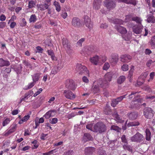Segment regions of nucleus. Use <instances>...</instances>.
Wrapping results in <instances>:
<instances>
[{
    "mask_svg": "<svg viewBox=\"0 0 155 155\" xmlns=\"http://www.w3.org/2000/svg\"><path fill=\"white\" fill-rule=\"evenodd\" d=\"M113 74L112 72L107 73L105 75L104 79H100L98 80V84L104 88L107 87L111 81Z\"/></svg>",
    "mask_w": 155,
    "mask_h": 155,
    "instance_id": "f257e3e1",
    "label": "nucleus"
},
{
    "mask_svg": "<svg viewBox=\"0 0 155 155\" xmlns=\"http://www.w3.org/2000/svg\"><path fill=\"white\" fill-rule=\"evenodd\" d=\"M106 130L107 127L105 124L101 122H100L94 125L93 131L102 133L105 132Z\"/></svg>",
    "mask_w": 155,
    "mask_h": 155,
    "instance_id": "f03ea898",
    "label": "nucleus"
},
{
    "mask_svg": "<svg viewBox=\"0 0 155 155\" xmlns=\"http://www.w3.org/2000/svg\"><path fill=\"white\" fill-rule=\"evenodd\" d=\"M76 70L79 74H84L86 75L89 74V71L87 70L86 67L81 64H77Z\"/></svg>",
    "mask_w": 155,
    "mask_h": 155,
    "instance_id": "7ed1b4c3",
    "label": "nucleus"
},
{
    "mask_svg": "<svg viewBox=\"0 0 155 155\" xmlns=\"http://www.w3.org/2000/svg\"><path fill=\"white\" fill-rule=\"evenodd\" d=\"M144 137L143 135L139 132H137L136 134L130 138L131 141L132 142L140 143L144 140Z\"/></svg>",
    "mask_w": 155,
    "mask_h": 155,
    "instance_id": "20e7f679",
    "label": "nucleus"
},
{
    "mask_svg": "<svg viewBox=\"0 0 155 155\" xmlns=\"http://www.w3.org/2000/svg\"><path fill=\"white\" fill-rule=\"evenodd\" d=\"M154 113V111L150 107H146L144 109V115L147 118H151L153 116Z\"/></svg>",
    "mask_w": 155,
    "mask_h": 155,
    "instance_id": "39448f33",
    "label": "nucleus"
},
{
    "mask_svg": "<svg viewBox=\"0 0 155 155\" xmlns=\"http://www.w3.org/2000/svg\"><path fill=\"white\" fill-rule=\"evenodd\" d=\"M104 4L105 7L109 10L113 9L116 6V3L113 0H105Z\"/></svg>",
    "mask_w": 155,
    "mask_h": 155,
    "instance_id": "423d86ee",
    "label": "nucleus"
},
{
    "mask_svg": "<svg viewBox=\"0 0 155 155\" xmlns=\"http://www.w3.org/2000/svg\"><path fill=\"white\" fill-rule=\"evenodd\" d=\"M65 84L66 87L70 90H73L76 88L74 82L72 79L67 80L65 82Z\"/></svg>",
    "mask_w": 155,
    "mask_h": 155,
    "instance_id": "0eeeda50",
    "label": "nucleus"
},
{
    "mask_svg": "<svg viewBox=\"0 0 155 155\" xmlns=\"http://www.w3.org/2000/svg\"><path fill=\"white\" fill-rule=\"evenodd\" d=\"M63 94L65 97L68 99L73 100L75 98V95L71 91L69 90H64Z\"/></svg>",
    "mask_w": 155,
    "mask_h": 155,
    "instance_id": "6e6552de",
    "label": "nucleus"
},
{
    "mask_svg": "<svg viewBox=\"0 0 155 155\" xmlns=\"http://www.w3.org/2000/svg\"><path fill=\"white\" fill-rule=\"evenodd\" d=\"M71 24L74 27H79L82 25L81 21L78 18L75 17L72 19Z\"/></svg>",
    "mask_w": 155,
    "mask_h": 155,
    "instance_id": "1a4fd4ad",
    "label": "nucleus"
},
{
    "mask_svg": "<svg viewBox=\"0 0 155 155\" xmlns=\"http://www.w3.org/2000/svg\"><path fill=\"white\" fill-rule=\"evenodd\" d=\"M84 23L86 27L91 29L93 27V23L91 21V19L87 16H85L84 17Z\"/></svg>",
    "mask_w": 155,
    "mask_h": 155,
    "instance_id": "9d476101",
    "label": "nucleus"
},
{
    "mask_svg": "<svg viewBox=\"0 0 155 155\" xmlns=\"http://www.w3.org/2000/svg\"><path fill=\"white\" fill-rule=\"evenodd\" d=\"M127 95V94H126L118 97L116 99H114L112 101L111 104V106L113 107H115L119 102L122 100L124 98H126Z\"/></svg>",
    "mask_w": 155,
    "mask_h": 155,
    "instance_id": "9b49d317",
    "label": "nucleus"
},
{
    "mask_svg": "<svg viewBox=\"0 0 155 155\" xmlns=\"http://www.w3.org/2000/svg\"><path fill=\"white\" fill-rule=\"evenodd\" d=\"M95 47L93 45L88 46L85 47L83 50L84 53L90 54L94 52L95 51Z\"/></svg>",
    "mask_w": 155,
    "mask_h": 155,
    "instance_id": "f8f14e48",
    "label": "nucleus"
},
{
    "mask_svg": "<svg viewBox=\"0 0 155 155\" xmlns=\"http://www.w3.org/2000/svg\"><path fill=\"white\" fill-rule=\"evenodd\" d=\"M132 57L128 54L123 55L120 57V61L123 62H128L130 61Z\"/></svg>",
    "mask_w": 155,
    "mask_h": 155,
    "instance_id": "ddd939ff",
    "label": "nucleus"
},
{
    "mask_svg": "<svg viewBox=\"0 0 155 155\" xmlns=\"http://www.w3.org/2000/svg\"><path fill=\"white\" fill-rule=\"evenodd\" d=\"M62 44L64 48L68 50H71V47L68 41L66 38H64L62 39Z\"/></svg>",
    "mask_w": 155,
    "mask_h": 155,
    "instance_id": "4468645a",
    "label": "nucleus"
},
{
    "mask_svg": "<svg viewBox=\"0 0 155 155\" xmlns=\"http://www.w3.org/2000/svg\"><path fill=\"white\" fill-rule=\"evenodd\" d=\"M150 14H148L147 15V21L148 23H155V17L153 15V13L151 11L150 12Z\"/></svg>",
    "mask_w": 155,
    "mask_h": 155,
    "instance_id": "2eb2a0df",
    "label": "nucleus"
},
{
    "mask_svg": "<svg viewBox=\"0 0 155 155\" xmlns=\"http://www.w3.org/2000/svg\"><path fill=\"white\" fill-rule=\"evenodd\" d=\"M56 113L55 110H50L47 112L44 116L46 119H48L51 117L54 116Z\"/></svg>",
    "mask_w": 155,
    "mask_h": 155,
    "instance_id": "dca6fc26",
    "label": "nucleus"
},
{
    "mask_svg": "<svg viewBox=\"0 0 155 155\" xmlns=\"http://www.w3.org/2000/svg\"><path fill=\"white\" fill-rule=\"evenodd\" d=\"M115 28L117 31L121 34H126L127 31L125 28L119 25H115Z\"/></svg>",
    "mask_w": 155,
    "mask_h": 155,
    "instance_id": "f3484780",
    "label": "nucleus"
},
{
    "mask_svg": "<svg viewBox=\"0 0 155 155\" xmlns=\"http://www.w3.org/2000/svg\"><path fill=\"white\" fill-rule=\"evenodd\" d=\"M95 149L93 147H87L85 148L84 152L87 155H90L92 154L95 151Z\"/></svg>",
    "mask_w": 155,
    "mask_h": 155,
    "instance_id": "a211bd4d",
    "label": "nucleus"
},
{
    "mask_svg": "<svg viewBox=\"0 0 155 155\" xmlns=\"http://www.w3.org/2000/svg\"><path fill=\"white\" fill-rule=\"evenodd\" d=\"M101 0H94L93 2V8L96 10L99 9L100 7Z\"/></svg>",
    "mask_w": 155,
    "mask_h": 155,
    "instance_id": "6ab92c4d",
    "label": "nucleus"
},
{
    "mask_svg": "<svg viewBox=\"0 0 155 155\" xmlns=\"http://www.w3.org/2000/svg\"><path fill=\"white\" fill-rule=\"evenodd\" d=\"M37 6L38 10L42 11L48 9L49 6L46 3H42L39 5L38 4Z\"/></svg>",
    "mask_w": 155,
    "mask_h": 155,
    "instance_id": "aec40b11",
    "label": "nucleus"
},
{
    "mask_svg": "<svg viewBox=\"0 0 155 155\" xmlns=\"http://www.w3.org/2000/svg\"><path fill=\"white\" fill-rule=\"evenodd\" d=\"M98 80L97 81V84L94 85L92 86L91 88V91H92L94 94L97 93H98L100 91V87L102 88L100 85L98 84Z\"/></svg>",
    "mask_w": 155,
    "mask_h": 155,
    "instance_id": "412c9836",
    "label": "nucleus"
},
{
    "mask_svg": "<svg viewBox=\"0 0 155 155\" xmlns=\"http://www.w3.org/2000/svg\"><path fill=\"white\" fill-rule=\"evenodd\" d=\"M118 55L117 54H114L112 55L111 58L110 59L109 61L110 63L115 64L118 62Z\"/></svg>",
    "mask_w": 155,
    "mask_h": 155,
    "instance_id": "4be33fe9",
    "label": "nucleus"
},
{
    "mask_svg": "<svg viewBox=\"0 0 155 155\" xmlns=\"http://www.w3.org/2000/svg\"><path fill=\"white\" fill-rule=\"evenodd\" d=\"M130 120H134L136 119L138 117V114L136 112H132L127 114Z\"/></svg>",
    "mask_w": 155,
    "mask_h": 155,
    "instance_id": "5701e85b",
    "label": "nucleus"
},
{
    "mask_svg": "<svg viewBox=\"0 0 155 155\" xmlns=\"http://www.w3.org/2000/svg\"><path fill=\"white\" fill-rule=\"evenodd\" d=\"M93 140V137L91 134L88 133H86L84 134L83 137V140L84 142H86Z\"/></svg>",
    "mask_w": 155,
    "mask_h": 155,
    "instance_id": "b1692460",
    "label": "nucleus"
},
{
    "mask_svg": "<svg viewBox=\"0 0 155 155\" xmlns=\"http://www.w3.org/2000/svg\"><path fill=\"white\" fill-rule=\"evenodd\" d=\"M110 106L107 104H106V106L104 108V112L107 115L110 114L111 113V110L110 108Z\"/></svg>",
    "mask_w": 155,
    "mask_h": 155,
    "instance_id": "393cba45",
    "label": "nucleus"
},
{
    "mask_svg": "<svg viewBox=\"0 0 155 155\" xmlns=\"http://www.w3.org/2000/svg\"><path fill=\"white\" fill-rule=\"evenodd\" d=\"M40 74L36 73L31 75L33 81L35 83L38 81L40 77Z\"/></svg>",
    "mask_w": 155,
    "mask_h": 155,
    "instance_id": "a878e982",
    "label": "nucleus"
},
{
    "mask_svg": "<svg viewBox=\"0 0 155 155\" xmlns=\"http://www.w3.org/2000/svg\"><path fill=\"white\" fill-rule=\"evenodd\" d=\"M42 44L43 45L45 46L46 48L48 47H51L53 46V44L50 40L49 39L45 40L43 43Z\"/></svg>",
    "mask_w": 155,
    "mask_h": 155,
    "instance_id": "bb28decb",
    "label": "nucleus"
},
{
    "mask_svg": "<svg viewBox=\"0 0 155 155\" xmlns=\"http://www.w3.org/2000/svg\"><path fill=\"white\" fill-rule=\"evenodd\" d=\"M146 139L147 140L150 141L151 140V132L150 130L147 128L146 130Z\"/></svg>",
    "mask_w": 155,
    "mask_h": 155,
    "instance_id": "cd10ccee",
    "label": "nucleus"
},
{
    "mask_svg": "<svg viewBox=\"0 0 155 155\" xmlns=\"http://www.w3.org/2000/svg\"><path fill=\"white\" fill-rule=\"evenodd\" d=\"M149 45L152 49L155 48V35L153 36L149 42Z\"/></svg>",
    "mask_w": 155,
    "mask_h": 155,
    "instance_id": "c85d7f7f",
    "label": "nucleus"
},
{
    "mask_svg": "<svg viewBox=\"0 0 155 155\" xmlns=\"http://www.w3.org/2000/svg\"><path fill=\"white\" fill-rule=\"evenodd\" d=\"M61 68V67L59 66L54 67L51 70V74L54 75L56 74L57 73L58 71H59Z\"/></svg>",
    "mask_w": 155,
    "mask_h": 155,
    "instance_id": "c756f323",
    "label": "nucleus"
},
{
    "mask_svg": "<svg viewBox=\"0 0 155 155\" xmlns=\"http://www.w3.org/2000/svg\"><path fill=\"white\" fill-rule=\"evenodd\" d=\"M134 66H131L129 71L128 77L130 81L133 75V73L134 70Z\"/></svg>",
    "mask_w": 155,
    "mask_h": 155,
    "instance_id": "7c9ffc66",
    "label": "nucleus"
},
{
    "mask_svg": "<svg viewBox=\"0 0 155 155\" xmlns=\"http://www.w3.org/2000/svg\"><path fill=\"white\" fill-rule=\"evenodd\" d=\"M33 94V91H31L27 93H26L25 95V97H23L21 98L19 103H21L22 101L25 100H27L28 98L30 97V96H29V95L30 94Z\"/></svg>",
    "mask_w": 155,
    "mask_h": 155,
    "instance_id": "2f4dec72",
    "label": "nucleus"
},
{
    "mask_svg": "<svg viewBox=\"0 0 155 155\" xmlns=\"http://www.w3.org/2000/svg\"><path fill=\"white\" fill-rule=\"evenodd\" d=\"M91 62L95 65H97L99 61V57L97 56H95L90 58Z\"/></svg>",
    "mask_w": 155,
    "mask_h": 155,
    "instance_id": "473e14b6",
    "label": "nucleus"
},
{
    "mask_svg": "<svg viewBox=\"0 0 155 155\" xmlns=\"http://www.w3.org/2000/svg\"><path fill=\"white\" fill-rule=\"evenodd\" d=\"M47 52L48 54L51 56V58L52 60H56V58L54 55L53 51L51 50H48Z\"/></svg>",
    "mask_w": 155,
    "mask_h": 155,
    "instance_id": "72a5a7b5",
    "label": "nucleus"
},
{
    "mask_svg": "<svg viewBox=\"0 0 155 155\" xmlns=\"http://www.w3.org/2000/svg\"><path fill=\"white\" fill-rule=\"evenodd\" d=\"M9 65V61H5L2 58L0 59V67H3L4 66H7Z\"/></svg>",
    "mask_w": 155,
    "mask_h": 155,
    "instance_id": "f704fd0d",
    "label": "nucleus"
},
{
    "mask_svg": "<svg viewBox=\"0 0 155 155\" xmlns=\"http://www.w3.org/2000/svg\"><path fill=\"white\" fill-rule=\"evenodd\" d=\"M123 147L124 150H127L130 152H132V148L130 145L128 144V143L124 144L123 145Z\"/></svg>",
    "mask_w": 155,
    "mask_h": 155,
    "instance_id": "c9c22d12",
    "label": "nucleus"
},
{
    "mask_svg": "<svg viewBox=\"0 0 155 155\" xmlns=\"http://www.w3.org/2000/svg\"><path fill=\"white\" fill-rule=\"evenodd\" d=\"M132 21H135L137 23L140 24H141V23L142 21L140 18L137 16L132 17Z\"/></svg>",
    "mask_w": 155,
    "mask_h": 155,
    "instance_id": "e433bc0d",
    "label": "nucleus"
},
{
    "mask_svg": "<svg viewBox=\"0 0 155 155\" xmlns=\"http://www.w3.org/2000/svg\"><path fill=\"white\" fill-rule=\"evenodd\" d=\"M15 6H12L11 7H10V11H14V9H15V12L17 13H18L22 9L21 7H17L16 8Z\"/></svg>",
    "mask_w": 155,
    "mask_h": 155,
    "instance_id": "4c0bfd02",
    "label": "nucleus"
},
{
    "mask_svg": "<svg viewBox=\"0 0 155 155\" xmlns=\"http://www.w3.org/2000/svg\"><path fill=\"white\" fill-rule=\"evenodd\" d=\"M126 78L124 76H121L119 77L117 79V82L118 84H121L125 80Z\"/></svg>",
    "mask_w": 155,
    "mask_h": 155,
    "instance_id": "58836bf2",
    "label": "nucleus"
},
{
    "mask_svg": "<svg viewBox=\"0 0 155 155\" xmlns=\"http://www.w3.org/2000/svg\"><path fill=\"white\" fill-rule=\"evenodd\" d=\"M123 2L127 4H131L134 5H135L137 4L135 0H124Z\"/></svg>",
    "mask_w": 155,
    "mask_h": 155,
    "instance_id": "ea45409f",
    "label": "nucleus"
},
{
    "mask_svg": "<svg viewBox=\"0 0 155 155\" xmlns=\"http://www.w3.org/2000/svg\"><path fill=\"white\" fill-rule=\"evenodd\" d=\"M111 22L114 24L119 25H122L123 23V21L122 20L118 19L113 20Z\"/></svg>",
    "mask_w": 155,
    "mask_h": 155,
    "instance_id": "a19ab883",
    "label": "nucleus"
},
{
    "mask_svg": "<svg viewBox=\"0 0 155 155\" xmlns=\"http://www.w3.org/2000/svg\"><path fill=\"white\" fill-rule=\"evenodd\" d=\"M54 4L56 10L58 12H59L61 10V7L59 3L55 1L54 2Z\"/></svg>",
    "mask_w": 155,
    "mask_h": 155,
    "instance_id": "79ce46f5",
    "label": "nucleus"
},
{
    "mask_svg": "<svg viewBox=\"0 0 155 155\" xmlns=\"http://www.w3.org/2000/svg\"><path fill=\"white\" fill-rule=\"evenodd\" d=\"M137 92L134 91L132 92L131 93V94H129L128 96V98L129 99H131L133 97H139V95L138 94H137Z\"/></svg>",
    "mask_w": 155,
    "mask_h": 155,
    "instance_id": "37998d69",
    "label": "nucleus"
},
{
    "mask_svg": "<svg viewBox=\"0 0 155 155\" xmlns=\"http://www.w3.org/2000/svg\"><path fill=\"white\" fill-rule=\"evenodd\" d=\"M97 155H107L106 151L102 148H100L97 151Z\"/></svg>",
    "mask_w": 155,
    "mask_h": 155,
    "instance_id": "c03bdc74",
    "label": "nucleus"
},
{
    "mask_svg": "<svg viewBox=\"0 0 155 155\" xmlns=\"http://www.w3.org/2000/svg\"><path fill=\"white\" fill-rule=\"evenodd\" d=\"M123 38L126 41H129L131 38V34L128 33L126 35L123 36Z\"/></svg>",
    "mask_w": 155,
    "mask_h": 155,
    "instance_id": "a18cd8bd",
    "label": "nucleus"
},
{
    "mask_svg": "<svg viewBox=\"0 0 155 155\" xmlns=\"http://www.w3.org/2000/svg\"><path fill=\"white\" fill-rule=\"evenodd\" d=\"M36 5V2L33 0H31L29 2L28 4V8H30L34 7Z\"/></svg>",
    "mask_w": 155,
    "mask_h": 155,
    "instance_id": "49530a36",
    "label": "nucleus"
},
{
    "mask_svg": "<svg viewBox=\"0 0 155 155\" xmlns=\"http://www.w3.org/2000/svg\"><path fill=\"white\" fill-rule=\"evenodd\" d=\"M37 20V18L36 15L34 14L31 15L29 19L30 22H35Z\"/></svg>",
    "mask_w": 155,
    "mask_h": 155,
    "instance_id": "de8ad7c7",
    "label": "nucleus"
},
{
    "mask_svg": "<svg viewBox=\"0 0 155 155\" xmlns=\"http://www.w3.org/2000/svg\"><path fill=\"white\" fill-rule=\"evenodd\" d=\"M141 28L138 27H137L136 28H133V32L136 34H140L141 32Z\"/></svg>",
    "mask_w": 155,
    "mask_h": 155,
    "instance_id": "09e8293b",
    "label": "nucleus"
},
{
    "mask_svg": "<svg viewBox=\"0 0 155 155\" xmlns=\"http://www.w3.org/2000/svg\"><path fill=\"white\" fill-rule=\"evenodd\" d=\"M85 40L84 38H82L79 40L77 43V46H82V43Z\"/></svg>",
    "mask_w": 155,
    "mask_h": 155,
    "instance_id": "8fccbe9b",
    "label": "nucleus"
},
{
    "mask_svg": "<svg viewBox=\"0 0 155 155\" xmlns=\"http://www.w3.org/2000/svg\"><path fill=\"white\" fill-rule=\"evenodd\" d=\"M121 141L123 143H124V144L128 143L127 139L126 138V136L125 135H122L121 137Z\"/></svg>",
    "mask_w": 155,
    "mask_h": 155,
    "instance_id": "3c124183",
    "label": "nucleus"
},
{
    "mask_svg": "<svg viewBox=\"0 0 155 155\" xmlns=\"http://www.w3.org/2000/svg\"><path fill=\"white\" fill-rule=\"evenodd\" d=\"M140 123L138 121H134L130 122L128 123V125L130 126H136L139 125Z\"/></svg>",
    "mask_w": 155,
    "mask_h": 155,
    "instance_id": "603ef678",
    "label": "nucleus"
},
{
    "mask_svg": "<svg viewBox=\"0 0 155 155\" xmlns=\"http://www.w3.org/2000/svg\"><path fill=\"white\" fill-rule=\"evenodd\" d=\"M22 68V67L21 66V65H20L19 66L15 68V70L18 74H19L21 73V71Z\"/></svg>",
    "mask_w": 155,
    "mask_h": 155,
    "instance_id": "864d4df0",
    "label": "nucleus"
},
{
    "mask_svg": "<svg viewBox=\"0 0 155 155\" xmlns=\"http://www.w3.org/2000/svg\"><path fill=\"white\" fill-rule=\"evenodd\" d=\"M10 133L15 131L16 129V124H12L11 126Z\"/></svg>",
    "mask_w": 155,
    "mask_h": 155,
    "instance_id": "5fc2aeb1",
    "label": "nucleus"
},
{
    "mask_svg": "<svg viewBox=\"0 0 155 155\" xmlns=\"http://www.w3.org/2000/svg\"><path fill=\"white\" fill-rule=\"evenodd\" d=\"M23 63L25 66L29 67L31 69L32 68V66L28 61L24 60Z\"/></svg>",
    "mask_w": 155,
    "mask_h": 155,
    "instance_id": "6e6d98bb",
    "label": "nucleus"
},
{
    "mask_svg": "<svg viewBox=\"0 0 155 155\" xmlns=\"http://www.w3.org/2000/svg\"><path fill=\"white\" fill-rule=\"evenodd\" d=\"M49 23L52 26H56L57 25V22L53 20L50 19Z\"/></svg>",
    "mask_w": 155,
    "mask_h": 155,
    "instance_id": "4d7b16f0",
    "label": "nucleus"
},
{
    "mask_svg": "<svg viewBox=\"0 0 155 155\" xmlns=\"http://www.w3.org/2000/svg\"><path fill=\"white\" fill-rule=\"evenodd\" d=\"M132 17L130 15H127L125 16V21L126 22L132 21Z\"/></svg>",
    "mask_w": 155,
    "mask_h": 155,
    "instance_id": "13d9d810",
    "label": "nucleus"
},
{
    "mask_svg": "<svg viewBox=\"0 0 155 155\" xmlns=\"http://www.w3.org/2000/svg\"><path fill=\"white\" fill-rule=\"evenodd\" d=\"M109 63L107 62H106L104 64L103 69L104 70H107L110 67Z\"/></svg>",
    "mask_w": 155,
    "mask_h": 155,
    "instance_id": "bf43d9fd",
    "label": "nucleus"
},
{
    "mask_svg": "<svg viewBox=\"0 0 155 155\" xmlns=\"http://www.w3.org/2000/svg\"><path fill=\"white\" fill-rule=\"evenodd\" d=\"M36 84V83L34 81L29 83L28 86L27 88H26V89H30L33 87L34 85Z\"/></svg>",
    "mask_w": 155,
    "mask_h": 155,
    "instance_id": "052dcab7",
    "label": "nucleus"
},
{
    "mask_svg": "<svg viewBox=\"0 0 155 155\" xmlns=\"http://www.w3.org/2000/svg\"><path fill=\"white\" fill-rule=\"evenodd\" d=\"M128 65L127 64H124L121 67V69L123 71H126L128 70Z\"/></svg>",
    "mask_w": 155,
    "mask_h": 155,
    "instance_id": "680f3d73",
    "label": "nucleus"
},
{
    "mask_svg": "<svg viewBox=\"0 0 155 155\" xmlns=\"http://www.w3.org/2000/svg\"><path fill=\"white\" fill-rule=\"evenodd\" d=\"M48 134L42 133L40 136V139L43 140H45L47 138Z\"/></svg>",
    "mask_w": 155,
    "mask_h": 155,
    "instance_id": "e2e57ef3",
    "label": "nucleus"
},
{
    "mask_svg": "<svg viewBox=\"0 0 155 155\" xmlns=\"http://www.w3.org/2000/svg\"><path fill=\"white\" fill-rule=\"evenodd\" d=\"M58 121V120L57 118H53L52 119H50V122L51 124H54L56 123Z\"/></svg>",
    "mask_w": 155,
    "mask_h": 155,
    "instance_id": "0e129e2a",
    "label": "nucleus"
},
{
    "mask_svg": "<svg viewBox=\"0 0 155 155\" xmlns=\"http://www.w3.org/2000/svg\"><path fill=\"white\" fill-rule=\"evenodd\" d=\"M148 74L147 72H144L141 75L140 78H142L143 80H144L147 76Z\"/></svg>",
    "mask_w": 155,
    "mask_h": 155,
    "instance_id": "69168bd1",
    "label": "nucleus"
},
{
    "mask_svg": "<svg viewBox=\"0 0 155 155\" xmlns=\"http://www.w3.org/2000/svg\"><path fill=\"white\" fill-rule=\"evenodd\" d=\"M9 143L8 142H5L3 147H2V148L3 149H5V148H8L9 147Z\"/></svg>",
    "mask_w": 155,
    "mask_h": 155,
    "instance_id": "338daca9",
    "label": "nucleus"
},
{
    "mask_svg": "<svg viewBox=\"0 0 155 155\" xmlns=\"http://www.w3.org/2000/svg\"><path fill=\"white\" fill-rule=\"evenodd\" d=\"M113 116L117 120H118V121H120V117L119 115L117 113H114Z\"/></svg>",
    "mask_w": 155,
    "mask_h": 155,
    "instance_id": "774afa93",
    "label": "nucleus"
}]
</instances>
